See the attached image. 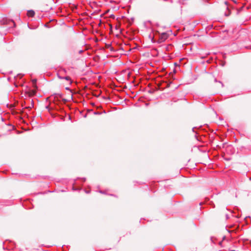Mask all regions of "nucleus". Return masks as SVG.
I'll return each mask as SVG.
<instances>
[{"label":"nucleus","instance_id":"1","mask_svg":"<svg viewBox=\"0 0 251 251\" xmlns=\"http://www.w3.org/2000/svg\"><path fill=\"white\" fill-rule=\"evenodd\" d=\"M169 37V35L165 32L162 33L160 35L158 42L162 43L164 42Z\"/></svg>","mask_w":251,"mask_h":251},{"label":"nucleus","instance_id":"2","mask_svg":"<svg viewBox=\"0 0 251 251\" xmlns=\"http://www.w3.org/2000/svg\"><path fill=\"white\" fill-rule=\"evenodd\" d=\"M35 15V12L33 10H28L27 13V15L28 17H33Z\"/></svg>","mask_w":251,"mask_h":251},{"label":"nucleus","instance_id":"3","mask_svg":"<svg viewBox=\"0 0 251 251\" xmlns=\"http://www.w3.org/2000/svg\"><path fill=\"white\" fill-rule=\"evenodd\" d=\"M36 93V89L32 90L28 92V95L29 96H33L35 95Z\"/></svg>","mask_w":251,"mask_h":251},{"label":"nucleus","instance_id":"4","mask_svg":"<svg viewBox=\"0 0 251 251\" xmlns=\"http://www.w3.org/2000/svg\"><path fill=\"white\" fill-rule=\"evenodd\" d=\"M36 82H37V80L36 79H33L32 80L33 86L35 89H37V86L36 85Z\"/></svg>","mask_w":251,"mask_h":251},{"label":"nucleus","instance_id":"5","mask_svg":"<svg viewBox=\"0 0 251 251\" xmlns=\"http://www.w3.org/2000/svg\"><path fill=\"white\" fill-rule=\"evenodd\" d=\"M64 78L67 80H69L70 81V84H71L72 83V81H71V78L69 76H66L64 77Z\"/></svg>","mask_w":251,"mask_h":251},{"label":"nucleus","instance_id":"6","mask_svg":"<svg viewBox=\"0 0 251 251\" xmlns=\"http://www.w3.org/2000/svg\"><path fill=\"white\" fill-rule=\"evenodd\" d=\"M221 85V83H220V82H219V83H218V87H220Z\"/></svg>","mask_w":251,"mask_h":251},{"label":"nucleus","instance_id":"7","mask_svg":"<svg viewBox=\"0 0 251 251\" xmlns=\"http://www.w3.org/2000/svg\"><path fill=\"white\" fill-rule=\"evenodd\" d=\"M82 51H83V50H80L79 51V52L80 53L82 52Z\"/></svg>","mask_w":251,"mask_h":251},{"label":"nucleus","instance_id":"8","mask_svg":"<svg viewBox=\"0 0 251 251\" xmlns=\"http://www.w3.org/2000/svg\"><path fill=\"white\" fill-rule=\"evenodd\" d=\"M175 65H177V64L176 63H175Z\"/></svg>","mask_w":251,"mask_h":251}]
</instances>
